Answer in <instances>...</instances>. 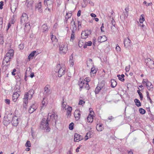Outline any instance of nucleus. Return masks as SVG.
I'll return each mask as SVG.
<instances>
[{"label":"nucleus","mask_w":154,"mask_h":154,"mask_svg":"<svg viewBox=\"0 0 154 154\" xmlns=\"http://www.w3.org/2000/svg\"><path fill=\"white\" fill-rule=\"evenodd\" d=\"M81 112L79 110L76 109L74 112V115L76 120L78 121L80 118L81 116Z\"/></svg>","instance_id":"nucleus-12"},{"label":"nucleus","mask_w":154,"mask_h":154,"mask_svg":"<svg viewBox=\"0 0 154 154\" xmlns=\"http://www.w3.org/2000/svg\"><path fill=\"white\" fill-rule=\"evenodd\" d=\"M91 30H86L83 31L81 35L82 38L83 39L86 38L88 37V36L91 34Z\"/></svg>","instance_id":"nucleus-5"},{"label":"nucleus","mask_w":154,"mask_h":154,"mask_svg":"<svg viewBox=\"0 0 154 154\" xmlns=\"http://www.w3.org/2000/svg\"><path fill=\"white\" fill-rule=\"evenodd\" d=\"M88 2L91 5L94 6V4L93 3L92 1L91 0H87Z\"/></svg>","instance_id":"nucleus-63"},{"label":"nucleus","mask_w":154,"mask_h":154,"mask_svg":"<svg viewBox=\"0 0 154 154\" xmlns=\"http://www.w3.org/2000/svg\"><path fill=\"white\" fill-rule=\"evenodd\" d=\"M0 3V9L1 10L3 8V6L4 5V2H3L1 1Z\"/></svg>","instance_id":"nucleus-57"},{"label":"nucleus","mask_w":154,"mask_h":154,"mask_svg":"<svg viewBox=\"0 0 154 154\" xmlns=\"http://www.w3.org/2000/svg\"><path fill=\"white\" fill-rule=\"evenodd\" d=\"M36 53V51H33L29 54L28 57V59L29 60V61H30L31 59L33 58Z\"/></svg>","instance_id":"nucleus-25"},{"label":"nucleus","mask_w":154,"mask_h":154,"mask_svg":"<svg viewBox=\"0 0 154 154\" xmlns=\"http://www.w3.org/2000/svg\"><path fill=\"white\" fill-rule=\"evenodd\" d=\"M74 124L73 122H71L69 125V128L70 130H72L74 128Z\"/></svg>","instance_id":"nucleus-44"},{"label":"nucleus","mask_w":154,"mask_h":154,"mask_svg":"<svg viewBox=\"0 0 154 154\" xmlns=\"http://www.w3.org/2000/svg\"><path fill=\"white\" fill-rule=\"evenodd\" d=\"M116 50L118 52H120L121 51V48L118 45L116 46Z\"/></svg>","instance_id":"nucleus-54"},{"label":"nucleus","mask_w":154,"mask_h":154,"mask_svg":"<svg viewBox=\"0 0 154 154\" xmlns=\"http://www.w3.org/2000/svg\"><path fill=\"white\" fill-rule=\"evenodd\" d=\"M14 91H15V92H14L13 95L12 100L14 102H16L19 96V94H18V92L20 91L19 88L18 89H17L16 90L15 89Z\"/></svg>","instance_id":"nucleus-7"},{"label":"nucleus","mask_w":154,"mask_h":154,"mask_svg":"<svg viewBox=\"0 0 154 154\" xmlns=\"http://www.w3.org/2000/svg\"><path fill=\"white\" fill-rule=\"evenodd\" d=\"M150 62L148 63V64L147 65L149 68H154V62L151 59L150 60Z\"/></svg>","instance_id":"nucleus-32"},{"label":"nucleus","mask_w":154,"mask_h":154,"mask_svg":"<svg viewBox=\"0 0 154 154\" xmlns=\"http://www.w3.org/2000/svg\"><path fill=\"white\" fill-rule=\"evenodd\" d=\"M85 40L82 38L80 39L79 41L78 45L80 48L84 46V45Z\"/></svg>","instance_id":"nucleus-26"},{"label":"nucleus","mask_w":154,"mask_h":154,"mask_svg":"<svg viewBox=\"0 0 154 154\" xmlns=\"http://www.w3.org/2000/svg\"><path fill=\"white\" fill-rule=\"evenodd\" d=\"M25 146L26 147H30L31 144L29 141L28 140L25 144Z\"/></svg>","instance_id":"nucleus-49"},{"label":"nucleus","mask_w":154,"mask_h":154,"mask_svg":"<svg viewBox=\"0 0 154 154\" xmlns=\"http://www.w3.org/2000/svg\"><path fill=\"white\" fill-rule=\"evenodd\" d=\"M18 118L16 116H13L12 119V120L11 121L12 124L14 126H17L18 124Z\"/></svg>","instance_id":"nucleus-11"},{"label":"nucleus","mask_w":154,"mask_h":154,"mask_svg":"<svg viewBox=\"0 0 154 154\" xmlns=\"http://www.w3.org/2000/svg\"><path fill=\"white\" fill-rule=\"evenodd\" d=\"M111 87L112 88H115L117 85V82L114 79L111 80Z\"/></svg>","instance_id":"nucleus-34"},{"label":"nucleus","mask_w":154,"mask_h":154,"mask_svg":"<svg viewBox=\"0 0 154 154\" xmlns=\"http://www.w3.org/2000/svg\"><path fill=\"white\" fill-rule=\"evenodd\" d=\"M92 42L91 41H89L88 42H85L83 48H87V46H90L92 45Z\"/></svg>","instance_id":"nucleus-37"},{"label":"nucleus","mask_w":154,"mask_h":154,"mask_svg":"<svg viewBox=\"0 0 154 154\" xmlns=\"http://www.w3.org/2000/svg\"><path fill=\"white\" fill-rule=\"evenodd\" d=\"M125 76V75L123 74L121 75L118 74L117 75V77L122 82H124L125 81V79H124Z\"/></svg>","instance_id":"nucleus-29"},{"label":"nucleus","mask_w":154,"mask_h":154,"mask_svg":"<svg viewBox=\"0 0 154 154\" xmlns=\"http://www.w3.org/2000/svg\"><path fill=\"white\" fill-rule=\"evenodd\" d=\"M37 107L34 104H32L29 107L28 109V112L29 113L31 114L32 113L37 109Z\"/></svg>","instance_id":"nucleus-17"},{"label":"nucleus","mask_w":154,"mask_h":154,"mask_svg":"<svg viewBox=\"0 0 154 154\" xmlns=\"http://www.w3.org/2000/svg\"><path fill=\"white\" fill-rule=\"evenodd\" d=\"M14 55V51L13 49H10L8 51L6 54L5 57L11 59L13 57Z\"/></svg>","instance_id":"nucleus-10"},{"label":"nucleus","mask_w":154,"mask_h":154,"mask_svg":"<svg viewBox=\"0 0 154 154\" xmlns=\"http://www.w3.org/2000/svg\"><path fill=\"white\" fill-rule=\"evenodd\" d=\"M34 91L33 89H31L28 92H27L29 96V99H31L33 96Z\"/></svg>","instance_id":"nucleus-28"},{"label":"nucleus","mask_w":154,"mask_h":154,"mask_svg":"<svg viewBox=\"0 0 154 154\" xmlns=\"http://www.w3.org/2000/svg\"><path fill=\"white\" fill-rule=\"evenodd\" d=\"M85 102L82 100H79V104L80 105H82L83 104H84Z\"/></svg>","instance_id":"nucleus-62"},{"label":"nucleus","mask_w":154,"mask_h":154,"mask_svg":"<svg viewBox=\"0 0 154 154\" xmlns=\"http://www.w3.org/2000/svg\"><path fill=\"white\" fill-rule=\"evenodd\" d=\"M92 135V133L91 131H88L87 133L85 136V140H87L88 139V137H91V135Z\"/></svg>","instance_id":"nucleus-33"},{"label":"nucleus","mask_w":154,"mask_h":154,"mask_svg":"<svg viewBox=\"0 0 154 154\" xmlns=\"http://www.w3.org/2000/svg\"><path fill=\"white\" fill-rule=\"evenodd\" d=\"M140 26L142 27V30L145 31L146 30V29L145 27H144L145 25L143 24H140Z\"/></svg>","instance_id":"nucleus-58"},{"label":"nucleus","mask_w":154,"mask_h":154,"mask_svg":"<svg viewBox=\"0 0 154 154\" xmlns=\"http://www.w3.org/2000/svg\"><path fill=\"white\" fill-rule=\"evenodd\" d=\"M74 61L72 60H69V63H70V66H72L74 65Z\"/></svg>","instance_id":"nucleus-64"},{"label":"nucleus","mask_w":154,"mask_h":154,"mask_svg":"<svg viewBox=\"0 0 154 154\" xmlns=\"http://www.w3.org/2000/svg\"><path fill=\"white\" fill-rule=\"evenodd\" d=\"M91 108L89 109L90 113L87 117V121L88 122L91 123L93 121V114H92V112L91 110Z\"/></svg>","instance_id":"nucleus-14"},{"label":"nucleus","mask_w":154,"mask_h":154,"mask_svg":"<svg viewBox=\"0 0 154 154\" xmlns=\"http://www.w3.org/2000/svg\"><path fill=\"white\" fill-rule=\"evenodd\" d=\"M145 20L144 15V14H141L140 16L139 21L141 23H142Z\"/></svg>","instance_id":"nucleus-40"},{"label":"nucleus","mask_w":154,"mask_h":154,"mask_svg":"<svg viewBox=\"0 0 154 154\" xmlns=\"http://www.w3.org/2000/svg\"><path fill=\"white\" fill-rule=\"evenodd\" d=\"M75 32H71V34L70 39V41L73 42L75 38Z\"/></svg>","instance_id":"nucleus-42"},{"label":"nucleus","mask_w":154,"mask_h":154,"mask_svg":"<svg viewBox=\"0 0 154 154\" xmlns=\"http://www.w3.org/2000/svg\"><path fill=\"white\" fill-rule=\"evenodd\" d=\"M112 20L111 21V23L112 24V25L114 26V28H115V20L113 19V18H112Z\"/></svg>","instance_id":"nucleus-59"},{"label":"nucleus","mask_w":154,"mask_h":154,"mask_svg":"<svg viewBox=\"0 0 154 154\" xmlns=\"http://www.w3.org/2000/svg\"><path fill=\"white\" fill-rule=\"evenodd\" d=\"M66 106V104L64 102V99H63V101L62 102V106L63 108H65Z\"/></svg>","instance_id":"nucleus-53"},{"label":"nucleus","mask_w":154,"mask_h":154,"mask_svg":"<svg viewBox=\"0 0 154 154\" xmlns=\"http://www.w3.org/2000/svg\"><path fill=\"white\" fill-rule=\"evenodd\" d=\"M35 8L36 9H37L39 12L40 13L42 12L43 10L41 2H39L36 4L35 6Z\"/></svg>","instance_id":"nucleus-18"},{"label":"nucleus","mask_w":154,"mask_h":154,"mask_svg":"<svg viewBox=\"0 0 154 154\" xmlns=\"http://www.w3.org/2000/svg\"><path fill=\"white\" fill-rule=\"evenodd\" d=\"M4 42V37L1 35H0V44L3 45Z\"/></svg>","instance_id":"nucleus-45"},{"label":"nucleus","mask_w":154,"mask_h":154,"mask_svg":"<svg viewBox=\"0 0 154 154\" xmlns=\"http://www.w3.org/2000/svg\"><path fill=\"white\" fill-rule=\"evenodd\" d=\"M87 65L88 67H90L91 66H94V63L93 62L91 58L88 59V61H87Z\"/></svg>","instance_id":"nucleus-21"},{"label":"nucleus","mask_w":154,"mask_h":154,"mask_svg":"<svg viewBox=\"0 0 154 154\" xmlns=\"http://www.w3.org/2000/svg\"><path fill=\"white\" fill-rule=\"evenodd\" d=\"M45 98H44L43 100L42 101V108L45 107V106L47 105V103H46L45 101H44Z\"/></svg>","instance_id":"nucleus-52"},{"label":"nucleus","mask_w":154,"mask_h":154,"mask_svg":"<svg viewBox=\"0 0 154 154\" xmlns=\"http://www.w3.org/2000/svg\"><path fill=\"white\" fill-rule=\"evenodd\" d=\"M46 118H43L41 122L40 128L42 129L45 130L46 132H49L51 128L49 127V123H48V122H46Z\"/></svg>","instance_id":"nucleus-1"},{"label":"nucleus","mask_w":154,"mask_h":154,"mask_svg":"<svg viewBox=\"0 0 154 154\" xmlns=\"http://www.w3.org/2000/svg\"><path fill=\"white\" fill-rule=\"evenodd\" d=\"M48 116H50V119L52 121H54V122L55 125L56 124L57 119V115L56 116L55 114H53L51 115V113H49L48 114Z\"/></svg>","instance_id":"nucleus-15"},{"label":"nucleus","mask_w":154,"mask_h":154,"mask_svg":"<svg viewBox=\"0 0 154 154\" xmlns=\"http://www.w3.org/2000/svg\"><path fill=\"white\" fill-rule=\"evenodd\" d=\"M124 46L127 49H129L131 45V41L129 38L125 39L124 42Z\"/></svg>","instance_id":"nucleus-6"},{"label":"nucleus","mask_w":154,"mask_h":154,"mask_svg":"<svg viewBox=\"0 0 154 154\" xmlns=\"http://www.w3.org/2000/svg\"><path fill=\"white\" fill-rule=\"evenodd\" d=\"M44 94L48 95L50 93V91L49 90L48 87L46 86L44 88Z\"/></svg>","instance_id":"nucleus-43"},{"label":"nucleus","mask_w":154,"mask_h":154,"mask_svg":"<svg viewBox=\"0 0 154 154\" xmlns=\"http://www.w3.org/2000/svg\"><path fill=\"white\" fill-rule=\"evenodd\" d=\"M130 66L129 65V66H126L125 68V70L126 72H128L130 69Z\"/></svg>","instance_id":"nucleus-60"},{"label":"nucleus","mask_w":154,"mask_h":154,"mask_svg":"<svg viewBox=\"0 0 154 154\" xmlns=\"http://www.w3.org/2000/svg\"><path fill=\"white\" fill-rule=\"evenodd\" d=\"M137 92L139 95L140 99V100H142L143 99V95L142 93L140 92V90H138L137 91Z\"/></svg>","instance_id":"nucleus-47"},{"label":"nucleus","mask_w":154,"mask_h":154,"mask_svg":"<svg viewBox=\"0 0 154 154\" xmlns=\"http://www.w3.org/2000/svg\"><path fill=\"white\" fill-rule=\"evenodd\" d=\"M33 0H26V4L28 8L32 7L33 4Z\"/></svg>","instance_id":"nucleus-20"},{"label":"nucleus","mask_w":154,"mask_h":154,"mask_svg":"<svg viewBox=\"0 0 154 154\" xmlns=\"http://www.w3.org/2000/svg\"><path fill=\"white\" fill-rule=\"evenodd\" d=\"M97 71V69L95 68V67L94 66L91 68V73H92L93 74H95Z\"/></svg>","instance_id":"nucleus-41"},{"label":"nucleus","mask_w":154,"mask_h":154,"mask_svg":"<svg viewBox=\"0 0 154 154\" xmlns=\"http://www.w3.org/2000/svg\"><path fill=\"white\" fill-rule=\"evenodd\" d=\"M28 18L27 14L25 13H23L21 17L20 22L21 23H26Z\"/></svg>","instance_id":"nucleus-9"},{"label":"nucleus","mask_w":154,"mask_h":154,"mask_svg":"<svg viewBox=\"0 0 154 154\" xmlns=\"http://www.w3.org/2000/svg\"><path fill=\"white\" fill-rule=\"evenodd\" d=\"M24 47V45L23 43H21L18 46V48L20 50H23Z\"/></svg>","instance_id":"nucleus-50"},{"label":"nucleus","mask_w":154,"mask_h":154,"mask_svg":"<svg viewBox=\"0 0 154 154\" xmlns=\"http://www.w3.org/2000/svg\"><path fill=\"white\" fill-rule=\"evenodd\" d=\"M78 23V29L79 30V29L81 28L82 26H81V24L82 23L80 21L78 20L77 21Z\"/></svg>","instance_id":"nucleus-51"},{"label":"nucleus","mask_w":154,"mask_h":154,"mask_svg":"<svg viewBox=\"0 0 154 154\" xmlns=\"http://www.w3.org/2000/svg\"><path fill=\"white\" fill-rule=\"evenodd\" d=\"M139 111L140 113L142 115L144 114L146 112L145 110L142 108H140L139 109Z\"/></svg>","instance_id":"nucleus-46"},{"label":"nucleus","mask_w":154,"mask_h":154,"mask_svg":"<svg viewBox=\"0 0 154 154\" xmlns=\"http://www.w3.org/2000/svg\"><path fill=\"white\" fill-rule=\"evenodd\" d=\"M10 61V59H9L8 58H7L5 56L4 58L2 66L3 67L4 66H6V67L7 68H6V69L9 66L10 63L9 62Z\"/></svg>","instance_id":"nucleus-8"},{"label":"nucleus","mask_w":154,"mask_h":154,"mask_svg":"<svg viewBox=\"0 0 154 154\" xmlns=\"http://www.w3.org/2000/svg\"><path fill=\"white\" fill-rule=\"evenodd\" d=\"M72 16V13L71 12H69L68 13H67L66 15L65 16V22L66 23H67L68 19L70 18Z\"/></svg>","instance_id":"nucleus-24"},{"label":"nucleus","mask_w":154,"mask_h":154,"mask_svg":"<svg viewBox=\"0 0 154 154\" xmlns=\"http://www.w3.org/2000/svg\"><path fill=\"white\" fill-rule=\"evenodd\" d=\"M54 71L56 72H58L59 77H61L65 74V70L62 67H60L58 69V67H57L55 69Z\"/></svg>","instance_id":"nucleus-4"},{"label":"nucleus","mask_w":154,"mask_h":154,"mask_svg":"<svg viewBox=\"0 0 154 154\" xmlns=\"http://www.w3.org/2000/svg\"><path fill=\"white\" fill-rule=\"evenodd\" d=\"M72 110L71 107L69 106L67 109L66 115L67 116H70L71 115V112Z\"/></svg>","instance_id":"nucleus-31"},{"label":"nucleus","mask_w":154,"mask_h":154,"mask_svg":"<svg viewBox=\"0 0 154 154\" xmlns=\"http://www.w3.org/2000/svg\"><path fill=\"white\" fill-rule=\"evenodd\" d=\"M148 81L147 79H143V81H142V83L143 84H146V83L147 82H148Z\"/></svg>","instance_id":"nucleus-61"},{"label":"nucleus","mask_w":154,"mask_h":154,"mask_svg":"<svg viewBox=\"0 0 154 154\" xmlns=\"http://www.w3.org/2000/svg\"><path fill=\"white\" fill-rule=\"evenodd\" d=\"M42 28L44 32H47L48 31V28L46 24H43L42 26Z\"/></svg>","instance_id":"nucleus-22"},{"label":"nucleus","mask_w":154,"mask_h":154,"mask_svg":"<svg viewBox=\"0 0 154 154\" xmlns=\"http://www.w3.org/2000/svg\"><path fill=\"white\" fill-rule=\"evenodd\" d=\"M96 129L98 131H102L104 129L103 125L102 124H97Z\"/></svg>","instance_id":"nucleus-23"},{"label":"nucleus","mask_w":154,"mask_h":154,"mask_svg":"<svg viewBox=\"0 0 154 154\" xmlns=\"http://www.w3.org/2000/svg\"><path fill=\"white\" fill-rule=\"evenodd\" d=\"M73 19L71 22V26L70 27V29L71 30V32H75L76 30V26L74 21L73 20Z\"/></svg>","instance_id":"nucleus-13"},{"label":"nucleus","mask_w":154,"mask_h":154,"mask_svg":"<svg viewBox=\"0 0 154 154\" xmlns=\"http://www.w3.org/2000/svg\"><path fill=\"white\" fill-rule=\"evenodd\" d=\"M11 114L5 116L3 120V125L5 126L8 125L11 122Z\"/></svg>","instance_id":"nucleus-2"},{"label":"nucleus","mask_w":154,"mask_h":154,"mask_svg":"<svg viewBox=\"0 0 154 154\" xmlns=\"http://www.w3.org/2000/svg\"><path fill=\"white\" fill-rule=\"evenodd\" d=\"M44 2L45 6L53 7V1L52 0H44Z\"/></svg>","instance_id":"nucleus-16"},{"label":"nucleus","mask_w":154,"mask_h":154,"mask_svg":"<svg viewBox=\"0 0 154 154\" xmlns=\"http://www.w3.org/2000/svg\"><path fill=\"white\" fill-rule=\"evenodd\" d=\"M51 40L52 41V42L53 43H54V44H55V42H57V39L56 37V36L52 35L51 36Z\"/></svg>","instance_id":"nucleus-30"},{"label":"nucleus","mask_w":154,"mask_h":154,"mask_svg":"<svg viewBox=\"0 0 154 154\" xmlns=\"http://www.w3.org/2000/svg\"><path fill=\"white\" fill-rule=\"evenodd\" d=\"M11 8L12 12L13 13H14L15 11L17 8L16 6H12V5H11Z\"/></svg>","instance_id":"nucleus-48"},{"label":"nucleus","mask_w":154,"mask_h":154,"mask_svg":"<svg viewBox=\"0 0 154 154\" xmlns=\"http://www.w3.org/2000/svg\"><path fill=\"white\" fill-rule=\"evenodd\" d=\"M80 137V135L77 133H75L74 136V141L75 142H78V138Z\"/></svg>","instance_id":"nucleus-38"},{"label":"nucleus","mask_w":154,"mask_h":154,"mask_svg":"<svg viewBox=\"0 0 154 154\" xmlns=\"http://www.w3.org/2000/svg\"><path fill=\"white\" fill-rule=\"evenodd\" d=\"M151 60V59L150 58H148L147 59H146L145 60V63L146 64V65L147 66V65L148 64V63H149V61L150 62V60Z\"/></svg>","instance_id":"nucleus-56"},{"label":"nucleus","mask_w":154,"mask_h":154,"mask_svg":"<svg viewBox=\"0 0 154 154\" xmlns=\"http://www.w3.org/2000/svg\"><path fill=\"white\" fill-rule=\"evenodd\" d=\"M100 84H98V85L97 86V87L95 89V92L96 94H97L99 93V92L100 91V90H101V88H100L99 85H100Z\"/></svg>","instance_id":"nucleus-39"},{"label":"nucleus","mask_w":154,"mask_h":154,"mask_svg":"<svg viewBox=\"0 0 154 154\" xmlns=\"http://www.w3.org/2000/svg\"><path fill=\"white\" fill-rule=\"evenodd\" d=\"M107 39V38L105 35H103L102 36H100L98 37V40L99 42L102 43L106 41Z\"/></svg>","instance_id":"nucleus-19"},{"label":"nucleus","mask_w":154,"mask_h":154,"mask_svg":"<svg viewBox=\"0 0 154 154\" xmlns=\"http://www.w3.org/2000/svg\"><path fill=\"white\" fill-rule=\"evenodd\" d=\"M29 97L28 95V94H27V93H26L24 95V99H27L28 100V99Z\"/></svg>","instance_id":"nucleus-55"},{"label":"nucleus","mask_w":154,"mask_h":154,"mask_svg":"<svg viewBox=\"0 0 154 154\" xmlns=\"http://www.w3.org/2000/svg\"><path fill=\"white\" fill-rule=\"evenodd\" d=\"M146 85L147 88L149 90H150L152 88L153 86L152 85L151 83L148 81L146 83Z\"/></svg>","instance_id":"nucleus-27"},{"label":"nucleus","mask_w":154,"mask_h":154,"mask_svg":"<svg viewBox=\"0 0 154 154\" xmlns=\"http://www.w3.org/2000/svg\"><path fill=\"white\" fill-rule=\"evenodd\" d=\"M84 81H81L80 79L79 82V85L80 86V89H82L83 88L84 85Z\"/></svg>","instance_id":"nucleus-35"},{"label":"nucleus","mask_w":154,"mask_h":154,"mask_svg":"<svg viewBox=\"0 0 154 154\" xmlns=\"http://www.w3.org/2000/svg\"><path fill=\"white\" fill-rule=\"evenodd\" d=\"M134 102L135 103V105L139 107L141 106V103L140 102V100L137 99H135L134 100Z\"/></svg>","instance_id":"nucleus-36"},{"label":"nucleus","mask_w":154,"mask_h":154,"mask_svg":"<svg viewBox=\"0 0 154 154\" xmlns=\"http://www.w3.org/2000/svg\"><path fill=\"white\" fill-rule=\"evenodd\" d=\"M67 46L66 44H62L60 45V52L61 54H65L67 52Z\"/></svg>","instance_id":"nucleus-3"}]
</instances>
